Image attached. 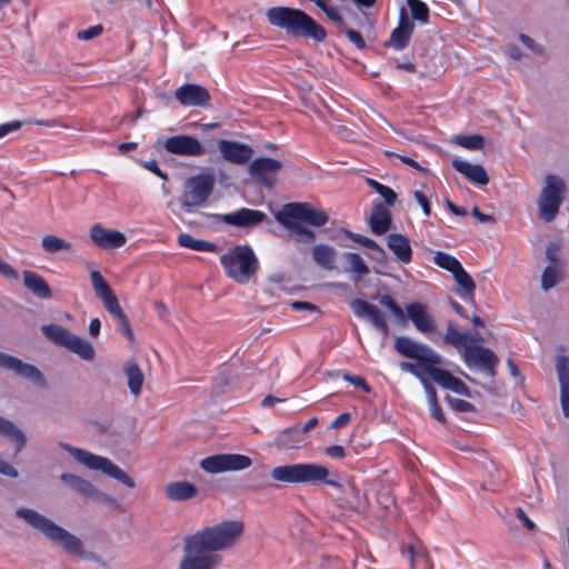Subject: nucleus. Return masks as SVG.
Listing matches in <instances>:
<instances>
[{
	"label": "nucleus",
	"mask_w": 569,
	"mask_h": 569,
	"mask_svg": "<svg viewBox=\"0 0 569 569\" xmlns=\"http://www.w3.org/2000/svg\"><path fill=\"white\" fill-rule=\"evenodd\" d=\"M455 170L467 178L471 183L477 186H486L489 177L486 169L478 163H471L460 158H455L451 162Z\"/></svg>",
	"instance_id": "27"
},
{
	"label": "nucleus",
	"mask_w": 569,
	"mask_h": 569,
	"mask_svg": "<svg viewBox=\"0 0 569 569\" xmlns=\"http://www.w3.org/2000/svg\"><path fill=\"white\" fill-rule=\"evenodd\" d=\"M407 552L409 555V561L412 569H415L419 563L423 565L425 569H432L430 558L420 542L410 543L407 547Z\"/></svg>",
	"instance_id": "40"
},
{
	"label": "nucleus",
	"mask_w": 569,
	"mask_h": 569,
	"mask_svg": "<svg viewBox=\"0 0 569 569\" xmlns=\"http://www.w3.org/2000/svg\"><path fill=\"white\" fill-rule=\"evenodd\" d=\"M312 258L321 268L332 270L335 269L337 251L329 244H317L312 248Z\"/></svg>",
	"instance_id": "36"
},
{
	"label": "nucleus",
	"mask_w": 569,
	"mask_h": 569,
	"mask_svg": "<svg viewBox=\"0 0 569 569\" xmlns=\"http://www.w3.org/2000/svg\"><path fill=\"white\" fill-rule=\"evenodd\" d=\"M453 142L469 150H479L483 147V138L480 134L456 136Z\"/></svg>",
	"instance_id": "48"
},
{
	"label": "nucleus",
	"mask_w": 569,
	"mask_h": 569,
	"mask_svg": "<svg viewBox=\"0 0 569 569\" xmlns=\"http://www.w3.org/2000/svg\"><path fill=\"white\" fill-rule=\"evenodd\" d=\"M561 249V244L559 242H550L546 249V257L549 261V266H556L558 268H562V261L559 256V251Z\"/></svg>",
	"instance_id": "51"
},
{
	"label": "nucleus",
	"mask_w": 569,
	"mask_h": 569,
	"mask_svg": "<svg viewBox=\"0 0 569 569\" xmlns=\"http://www.w3.org/2000/svg\"><path fill=\"white\" fill-rule=\"evenodd\" d=\"M23 283L34 296L41 299L51 297V290L43 277L33 271L23 272Z\"/></svg>",
	"instance_id": "33"
},
{
	"label": "nucleus",
	"mask_w": 569,
	"mask_h": 569,
	"mask_svg": "<svg viewBox=\"0 0 569 569\" xmlns=\"http://www.w3.org/2000/svg\"><path fill=\"white\" fill-rule=\"evenodd\" d=\"M58 446L69 452L77 462L90 470L101 471L104 475L117 479L129 488H134L136 483L120 467L110 459L89 452L88 450L73 447L66 442H59Z\"/></svg>",
	"instance_id": "7"
},
{
	"label": "nucleus",
	"mask_w": 569,
	"mask_h": 569,
	"mask_svg": "<svg viewBox=\"0 0 569 569\" xmlns=\"http://www.w3.org/2000/svg\"><path fill=\"white\" fill-rule=\"evenodd\" d=\"M60 480L79 495L90 498L94 501H113L111 497L107 496L104 492L97 489L90 481L74 473L63 472L60 475Z\"/></svg>",
	"instance_id": "19"
},
{
	"label": "nucleus",
	"mask_w": 569,
	"mask_h": 569,
	"mask_svg": "<svg viewBox=\"0 0 569 569\" xmlns=\"http://www.w3.org/2000/svg\"><path fill=\"white\" fill-rule=\"evenodd\" d=\"M387 246L400 263L408 264L412 260V249L408 237L401 233H391L387 238Z\"/></svg>",
	"instance_id": "29"
},
{
	"label": "nucleus",
	"mask_w": 569,
	"mask_h": 569,
	"mask_svg": "<svg viewBox=\"0 0 569 569\" xmlns=\"http://www.w3.org/2000/svg\"><path fill=\"white\" fill-rule=\"evenodd\" d=\"M90 280L96 296L102 301L108 312L114 319H122L124 312L119 305L118 298L102 274L99 271L93 270L90 272Z\"/></svg>",
	"instance_id": "16"
},
{
	"label": "nucleus",
	"mask_w": 569,
	"mask_h": 569,
	"mask_svg": "<svg viewBox=\"0 0 569 569\" xmlns=\"http://www.w3.org/2000/svg\"><path fill=\"white\" fill-rule=\"evenodd\" d=\"M567 187L562 178L547 174L545 186L538 199L539 216L545 222H551L557 217L566 198Z\"/></svg>",
	"instance_id": "8"
},
{
	"label": "nucleus",
	"mask_w": 569,
	"mask_h": 569,
	"mask_svg": "<svg viewBox=\"0 0 569 569\" xmlns=\"http://www.w3.org/2000/svg\"><path fill=\"white\" fill-rule=\"evenodd\" d=\"M302 441L300 429L291 427L278 433L274 445L280 450H290L300 448Z\"/></svg>",
	"instance_id": "34"
},
{
	"label": "nucleus",
	"mask_w": 569,
	"mask_h": 569,
	"mask_svg": "<svg viewBox=\"0 0 569 569\" xmlns=\"http://www.w3.org/2000/svg\"><path fill=\"white\" fill-rule=\"evenodd\" d=\"M328 457L332 459H343L346 457V450L342 446L333 445L325 449Z\"/></svg>",
	"instance_id": "60"
},
{
	"label": "nucleus",
	"mask_w": 569,
	"mask_h": 569,
	"mask_svg": "<svg viewBox=\"0 0 569 569\" xmlns=\"http://www.w3.org/2000/svg\"><path fill=\"white\" fill-rule=\"evenodd\" d=\"M556 372L560 386L561 409L565 417H569V358L567 356H557Z\"/></svg>",
	"instance_id": "26"
},
{
	"label": "nucleus",
	"mask_w": 569,
	"mask_h": 569,
	"mask_svg": "<svg viewBox=\"0 0 569 569\" xmlns=\"http://www.w3.org/2000/svg\"><path fill=\"white\" fill-rule=\"evenodd\" d=\"M274 219L289 231L293 240L310 243L315 241L316 233L302 222L320 228L329 221V214L308 202H289L276 212Z\"/></svg>",
	"instance_id": "1"
},
{
	"label": "nucleus",
	"mask_w": 569,
	"mask_h": 569,
	"mask_svg": "<svg viewBox=\"0 0 569 569\" xmlns=\"http://www.w3.org/2000/svg\"><path fill=\"white\" fill-rule=\"evenodd\" d=\"M351 309L356 317L370 321L376 329L383 335H388L389 326L387 319L377 306L363 299H355L351 302Z\"/></svg>",
	"instance_id": "21"
},
{
	"label": "nucleus",
	"mask_w": 569,
	"mask_h": 569,
	"mask_svg": "<svg viewBox=\"0 0 569 569\" xmlns=\"http://www.w3.org/2000/svg\"><path fill=\"white\" fill-rule=\"evenodd\" d=\"M42 248L49 253H57L59 251H71L73 246L71 242L59 238L54 234H47L41 240Z\"/></svg>",
	"instance_id": "43"
},
{
	"label": "nucleus",
	"mask_w": 569,
	"mask_h": 569,
	"mask_svg": "<svg viewBox=\"0 0 569 569\" xmlns=\"http://www.w3.org/2000/svg\"><path fill=\"white\" fill-rule=\"evenodd\" d=\"M413 197L417 200V202L420 204L423 214L426 217H429L431 214V208L428 197L419 190L413 191Z\"/></svg>",
	"instance_id": "55"
},
{
	"label": "nucleus",
	"mask_w": 569,
	"mask_h": 569,
	"mask_svg": "<svg viewBox=\"0 0 569 569\" xmlns=\"http://www.w3.org/2000/svg\"><path fill=\"white\" fill-rule=\"evenodd\" d=\"M218 149L227 161L236 164L248 162L253 154V149L250 146L229 140H220Z\"/></svg>",
	"instance_id": "25"
},
{
	"label": "nucleus",
	"mask_w": 569,
	"mask_h": 569,
	"mask_svg": "<svg viewBox=\"0 0 569 569\" xmlns=\"http://www.w3.org/2000/svg\"><path fill=\"white\" fill-rule=\"evenodd\" d=\"M0 473L4 475L7 477H10V478H17L19 475L14 467H12L9 462L2 460L1 458H0Z\"/></svg>",
	"instance_id": "64"
},
{
	"label": "nucleus",
	"mask_w": 569,
	"mask_h": 569,
	"mask_svg": "<svg viewBox=\"0 0 569 569\" xmlns=\"http://www.w3.org/2000/svg\"><path fill=\"white\" fill-rule=\"evenodd\" d=\"M462 358L469 368L481 370L488 376L495 375V368L499 361L493 351L477 345H467Z\"/></svg>",
	"instance_id": "14"
},
{
	"label": "nucleus",
	"mask_w": 569,
	"mask_h": 569,
	"mask_svg": "<svg viewBox=\"0 0 569 569\" xmlns=\"http://www.w3.org/2000/svg\"><path fill=\"white\" fill-rule=\"evenodd\" d=\"M377 192L390 206L393 204L396 199H397L396 192L391 188H389L388 186L382 184L381 187L377 188Z\"/></svg>",
	"instance_id": "59"
},
{
	"label": "nucleus",
	"mask_w": 569,
	"mask_h": 569,
	"mask_svg": "<svg viewBox=\"0 0 569 569\" xmlns=\"http://www.w3.org/2000/svg\"><path fill=\"white\" fill-rule=\"evenodd\" d=\"M227 277L246 284L257 273L259 260L253 249L247 244L236 246L220 257Z\"/></svg>",
	"instance_id": "5"
},
{
	"label": "nucleus",
	"mask_w": 569,
	"mask_h": 569,
	"mask_svg": "<svg viewBox=\"0 0 569 569\" xmlns=\"http://www.w3.org/2000/svg\"><path fill=\"white\" fill-rule=\"evenodd\" d=\"M42 332L49 340L64 347L83 360L90 361L94 358V348L88 340L73 335L60 325L51 323L43 326Z\"/></svg>",
	"instance_id": "9"
},
{
	"label": "nucleus",
	"mask_w": 569,
	"mask_h": 569,
	"mask_svg": "<svg viewBox=\"0 0 569 569\" xmlns=\"http://www.w3.org/2000/svg\"><path fill=\"white\" fill-rule=\"evenodd\" d=\"M369 222L371 231L377 236H381L389 230L391 217L389 211L382 204H379L375 208Z\"/></svg>",
	"instance_id": "37"
},
{
	"label": "nucleus",
	"mask_w": 569,
	"mask_h": 569,
	"mask_svg": "<svg viewBox=\"0 0 569 569\" xmlns=\"http://www.w3.org/2000/svg\"><path fill=\"white\" fill-rule=\"evenodd\" d=\"M327 467L318 463H293L276 467L271 470V478L288 483H326L340 488L341 485L331 479Z\"/></svg>",
	"instance_id": "4"
},
{
	"label": "nucleus",
	"mask_w": 569,
	"mask_h": 569,
	"mask_svg": "<svg viewBox=\"0 0 569 569\" xmlns=\"http://www.w3.org/2000/svg\"><path fill=\"white\" fill-rule=\"evenodd\" d=\"M281 169L282 162L269 157L256 158L248 167L249 174L252 179L267 188L274 186L278 172Z\"/></svg>",
	"instance_id": "15"
},
{
	"label": "nucleus",
	"mask_w": 569,
	"mask_h": 569,
	"mask_svg": "<svg viewBox=\"0 0 569 569\" xmlns=\"http://www.w3.org/2000/svg\"><path fill=\"white\" fill-rule=\"evenodd\" d=\"M178 243L180 247L200 252H214L217 250V246L214 243L206 240L194 239L189 233H181L178 237Z\"/></svg>",
	"instance_id": "39"
},
{
	"label": "nucleus",
	"mask_w": 569,
	"mask_h": 569,
	"mask_svg": "<svg viewBox=\"0 0 569 569\" xmlns=\"http://www.w3.org/2000/svg\"><path fill=\"white\" fill-rule=\"evenodd\" d=\"M174 98L183 107H209L210 106V93L209 91L199 84L184 83L177 88L174 91Z\"/></svg>",
	"instance_id": "18"
},
{
	"label": "nucleus",
	"mask_w": 569,
	"mask_h": 569,
	"mask_svg": "<svg viewBox=\"0 0 569 569\" xmlns=\"http://www.w3.org/2000/svg\"><path fill=\"white\" fill-rule=\"evenodd\" d=\"M325 14L328 17L329 20L336 22L340 29L345 28V20L337 7L329 6L328 9L325 11Z\"/></svg>",
	"instance_id": "58"
},
{
	"label": "nucleus",
	"mask_w": 569,
	"mask_h": 569,
	"mask_svg": "<svg viewBox=\"0 0 569 569\" xmlns=\"http://www.w3.org/2000/svg\"><path fill=\"white\" fill-rule=\"evenodd\" d=\"M342 378H343V380L350 382L351 385H353L356 387H360L366 392L370 391L369 385L360 376H352V375H349V373H342Z\"/></svg>",
	"instance_id": "56"
},
{
	"label": "nucleus",
	"mask_w": 569,
	"mask_h": 569,
	"mask_svg": "<svg viewBox=\"0 0 569 569\" xmlns=\"http://www.w3.org/2000/svg\"><path fill=\"white\" fill-rule=\"evenodd\" d=\"M341 30H343L349 41L352 42L356 46V48L360 50L366 48V42L358 31L348 28L347 26H345V28H342Z\"/></svg>",
	"instance_id": "53"
},
{
	"label": "nucleus",
	"mask_w": 569,
	"mask_h": 569,
	"mask_svg": "<svg viewBox=\"0 0 569 569\" xmlns=\"http://www.w3.org/2000/svg\"><path fill=\"white\" fill-rule=\"evenodd\" d=\"M219 562L217 553L207 551L190 536L184 539L179 569H214Z\"/></svg>",
	"instance_id": "11"
},
{
	"label": "nucleus",
	"mask_w": 569,
	"mask_h": 569,
	"mask_svg": "<svg viewBox=\"0 0 569 569\" xmlns=\"http://www.w3.org/2000/svg\"><path fill=\"white\" fill-rule=\"evenodd\" d=\"M411 16L415 20L427 23L429 20V9L427 4L420 0H407Z\"/></svg>",
	"instance_id": "47"
},
{
	"label": "nucleus",
	"mask_w": 569,
	"mask_h": 569,
	"mask_svg": "<svg viewBox=\"0 0 569 569\" xmlns=\"http://www.w3.org/2000/svg\"><path fill=\"white\" fill-rule=\"evenodd\" d=\"M561 277V268L547 266L541 274V288L545 291L552 289L560 281Z\"/></svg>",
	"instance_id": "45"
},
{
	"label": "nucleus",
	"mask_w": 569,
	"mask_h": 569,
	"mask_svg": "<svg viewBox=\"0 0 569 569\" xmlns=\"http://www.w3.org/2000/svg\"><path fill=\"white\" fill-rule=\"evenodd\" d=\"M432 261L435 264L451 272L452 274L462 267L457 258L443 251H437Z\"/></svg>",
	"instance_id": "44"
},
{
	"label": "nucleus",
	"mask_w": 569,
	"mask_h": 569,
	"mask_svg": "<svg viewBox=\"0 0 569 569\" xmlns=\"http://www.w3.org/2000/svg\"><path fill=\"white\" fill-rule=\"evenodd\" d=\"M252 465L250 457L240 453H220L201 460L200 467L209 473L240 471Z\"/></svg>",
	"instance_id": "12"
},
{
	"label": "nucleus",
	"mask_w": 569,
	"mask_h": 569,
	"mask_svg": "<svg viewBox=\"0 0 569 569\" xmlns=\"http://www.w3.org/2000/svg\"><path fill=\"white\" fill-rule=\"evenodd\" d=\"M429 378L430 377L427 376L425 379H422L420 381L422 383V386H423V389H425V392H426V396H427L428 405L429 403H433V402H438L436 389L431 385V382L429 381Z\"/></svg>",
	"instance_id": "57"
},
{
	"label": "nucleus",
	"mask_w": 569,
	"mask_h": 569,
	"mask_svg": "<svg viewBox=\"0 0 569 569\" xmlns=\"http://www.w3.org/2000/svg\"><path fill=\"white\" fill-rule=\"evenodd\" d=\"M378 301H379V303L382 307L389 309L390 312L393 315V317L399 322H405L406 321V316H405L403 310L401 309L400 306L397 305V302L392 299L391 296L382 295V296L379 297Z\"/></svg>",
	"instance_id": "49"
},
{
	"label": "nucleus",
	"mask_w": 569,
	"mask_h": 569,
	"mask_svg": "<svg viewBox=\"0 0 569 569\" xmlns=\"http://www.w3.org/2000/svg\"><path fill=\"white\" fill-rule=\"evenodd\" d=\"M164 492L169 500L183 501L193 498L197 493V488L188 481H176L168 483Z\"/></svg>",
	"instance_id": "32"
},
{
	"label": "nucleus",
	"mask_w": 569,
	"mask_h": 569,
	"mask_svg": "<svg viewBox=\"0 0 569 569\" xmlns=\"http://www.w3.org/2000/svg\"><path fill=\"white\" fill-rule=\"evenodd\" d=\"M432 380L441 388L448 389L457 395L465 397L471 396V392L465 382L446 369L436 367V369L432 370Z\"/></svg>",
	"instance_id": "28"
},
{
	"label": "nucleus",
	"mask_w": 569,
	"mask_h": 569,
	"mask_svg": "<svg viewBox=\"0 0 569 569\" xmlns=\"http://www.w3.org/2000/svg\"><path fill=\"white\" fill-rule=\"evenodd\" d=\"M437 365L431 362H420V365H416L412 362H400L399 367L402 371L409 372L417 377L419 381L425 379L427 376L432 378V370L436 369Z\"/></svg>",
	"instance_id": "42"
},
{
	"label": "nucleus",
	"mask_w": 569,
	"mask_h": 569,
	"mask_svg": "<svg viewBox=\"0 0 569 569\" xmlns=\"http://www.w3.org/2000/svg\"><path fill=\"white\" fill-rule=\"evenodd\" d=\"M144 168L148 169L149 171H151L152 173L157 174L159 178H161L162 180H168V176L166 172H163L158 162L156 160H150V161H146L143 163Z\"/></svg>",
	"instance_id": "63"
},
{
	"label": "nucleus",
	"mask_w": 569,
	"mask_h": 569,
	"mask_svg": "<svg viewBox=\"0 0 569 569\" xmlns=\"http://www.w3.org/2000/svg\"><path fill=\"white\" fill-rule=\"evenodd\" d=\"M266 16L270 24L286 30L293 37H307L318 42L323 41L327 37L325 28L299 9L272 7Z\"/></svg>",
	"instance_id": "3"
},
{
	"label": "nucleus",
	"mask_w": 569,
	"mask_h": 569,
	"mask_svg": "<svg viewBox=\"0 0 569 569\" xmlns=\"http://www.w3.org/2000/svg\"><path fill=\"white\" fill-rule=\"evenodd\" d=\"M342 232L348 238H350L353 241L360 243L361 246H363V247H366L368 249L375 250L378 253V256H379V257H377V259H380V258L385 257L383 249L376 241H373L372 239H370V238H368L366 236L359 234V233L351 232L350 230H347V229H343Z\"/></svg>",
	"instance_id": "46"
},
{
	"label": "nucleus",
	"mask_w": 569,
	"mask_h": 569,
	"mask_svg": "<svg viewBox=\"0 0 569 569\" xmlns=\"http://www.w3.org/2000/svg\"><path fill=\"white\" fill-rule=\"evenodd\" d=\"M21 126L22 123L18 120L0 124V139L13 131L19 130Z\"/></svg>",
	"instance_id": "62"
},
{
	"label": "nucleus",
	"mask_w": 569,
	"mask_h": 569,
	"mask_svg": "<svg viewBox=\"0 0 569 569\" xmlns=\"http://www.w3.org/2000/svg\"><path fill=\"white\" fill-rule=\"evenodd\" d=\"M452 277L458 284L457 293L459 297L465 300L472 299L476 291V283L463 267L455 272Z\"/></svg>",
	"instance_id": "38"
},
{
	"label": "nucleus",
	"mask_w": 569,
	"mask_h": 569,
	"mask_svg": "<svg viewBox=\"0 0 569 569\" xmlns=\"http://www.w3.org/2000/svg\"><path fill=\"white\" fill-rule=\"evenodd\" d=\"M291 307L293 310H297V311H309V312H315V313L319 312V308L316 305L307 302V301H293L291 303Z\"/></svg>",
	"instance_id": "61"
},
{
	"label": "nucleus",
	"mask_w": 569,
	"mask_h": 569,
	"mask_svg": "<svg viewBox=\"0 0 569 569\" xmlns=\"http://www.w3.org/2000/svg\"><path fill=\"white\" fill-rule=\"evenodd\" d=\"M407 316L416 329L423 335H431L437 331V322L428 312L427 306L421 302H411L406 307Z\"/></svg>",
	"instance_id": "23"
},
{
	"label": "nucleus",
	"mask_w": 569,
	"mask_h": 569,
	"mask_svg": "<svg viewBox=\"0 0 569 569\" xmlns=\"http://www.w3.org/2000/svg\"><path fill=\"white\" fill-rule=\"evenodd\" d=\"M267 219L264 212L249 208H241L222 217L223 222L238 228H252Z\"/></svg>",
	"instance_id": "24"
},
{
	"label": "nucleus",
	"mask_w": 569,
	"mask_h": 569,
	"mask_svg": "<svg viewBox=\"0 0 569 569\" xmlns=\"http://www.w3.org/2000/svg\"><path fill=\"white\" fill-rule=\"evenodd\" d=\"M0 435L8 438L16 445L17 453L22 450L27 441L24 432L12 421L3 417H0Z\"/></svg>",
	"instance_id": "35"
},
{
	"label": "nucleus",
	"mask_w": 569,
	"mask_h": 569,
	"mask_svg": "<svg viewBox=\"0 0 569 569\" xmlns=\"http://www.w3.org/2000/svg\"><path fill=\"white\" fill-rule=\"evenodd\" d=\"M216 184L214 176L211 173H199L189 177L183 184L180 203L186 210L204 204L213 191Z\"/></svg>",
	"instance_id": "10"
},
{
	"label": "nucleus",
	"mask_w": 569,
	"mask_h": 569,
	"mask_svg": "<svg viewBox=\"0 0 569 569\" xmlns=\"http://www.w3.org/2000/svg\"><path fill=\"white\" fill-rule=\"evenodd\" d=\"M102 30H103V28L100 24L92 26L88 29L79 31L77 37L80 40H90V39H93V38L100 36L102 33Z\"/></svg>",
	"instance_id": "54"
},
{
	"label": "nucleus",
	"mask_w": 569,
	"mask_h": 569,
	"mask_svg": "<svg viewBox=\"0 0 569 569\" xmlns=\"http://www.w3.org/2000/svg\"><path fill=\"white\" fill-rule=\"evenodd\" d=\"M0 368L10 370L36 385L44 386L46 380L41 371L33 365L26 363L17 357L0 352Z\"/></svg>",
	"instance_id": "17"
},
{
	"label": "nucleus",
	"mask_w": 569,
	"mask_h": 569,
	"mask_svg": "<svg viewBox=\"0 0 569 569\" xmlns=\"http://www.w3.org/2000/svg\"><path fill=\"white\" fill-rule=\"evenodd\" d=\"M243 531L239 521H224L197 531L190 537L207 551L217 553L236 545Z\"/></svg>",
	"instance_id": "6"
},
{
	"label": "nucleus",
	"mask_w": 569,
	"mask_h": 569,
	"mask_svg": "<svg viewBox=\"0 0 569 569\" xmlns=\"http://www.w3.org/2000/svg\"><path fill=\"white\" fill-rule=\"evenodd\" d=\"M124 373L128 379V387L130 392L133 396L140 395L144 381L140 368L136 363H127L124 367Z\"/></svg>",
	"instance_id": "41"
},
{
	"label": "nucleus",
	"mask_w": 569,
	"mask_h": 569,
	"mask_svg": "<svg viewBox=\"0 0 569 569\" xmlns=\"http://www.w3.org/2000/svg\"><path fill=\"white\" fill-rule=\"evenodd\" d=\"M345 261V272L349 273L353 281H360L370 273V269L359 253L345 252L342 254Z\"/></svg>",
	"instance_id": "31"
},
{
	"label": "nucleus",
	"mask_w": 569,
	"mask_h": 569,
	"mask_svg": "<svg viewBox=\"0 0 569 569\" xmlns=\"http://www.w3.org/2000/svg\"><path fill=\"white\" fill-rule=\"evenodd\" d=\"M448 405L458 412H473L475 406L466 400L453 398V397H447L446 398Z\"/></svg>",
	"instance_id": "52"
},
{
	"label": "nucleus",
	"mask_w": 569,
	"mask_h": 569,
	"mask_svg": "<svg viewBox=\"0 0 569 569\" xmlns=\"http://www.w3.org/2000/svg\"><path fill=\"white\" fill-rule=\"evenodd\" d=\"M395 349L402 357L415 359L419 362L442 365V357L428 345L418 342L410 337L401 336L395 340Z\"/></svg>",
	"instance_id": "13"
},
{
	"label": "nucleus",
	"mask_w": 569,
	"mask_h": 569,
	"mask_svg": "<svg viewBox=\"0 0 569 569\" xmlns=\"http://www.w3.org/2000/svg\"><path fill=\"white\" fill-rule=\"evenodd\" d=\"M466 337L462 336V332H460L452 323H449L446 330L445 335V341L456 348L463 347V339Z\"/></svg>",
	"instance_id": "50"
},
{
	"label": "nucleus",
	"mask_w": 569,
	"mask_h": 569,
	"mask_svg": "<svg viewBox=\"0 0 569 569\" xmlns=\"http://www.w3.org/2000/svg\"><path fill=\"white\" fill-rule=\"evenodd\" d=\"M413 31V23L408 19L405 9L402 8L400 11V20L399 24L396 29L392 30L390 36V43L397 50H402Z\"/></svg>",
	"instance_id": "30"
},
{
	"label": "nucleus",
	"mask_w": 569,
	"mask_h": 569,
	"mask_svg": "<svg viewBox=\"0 0 569 569\" xmlns=\"http://www.w3.org/2000/svg\"><path fill=\"white\" fill-rule=\"evenodd\" d=\"M89 236L96 246L106 250L120 248L127 241L122 232L107 229L100 223H96L90 228Z\"/></svg>",
	"instance_id": "22"
},
{
	"label": "nucleus",
	"mask_w": 569,
	"mask_h": 569,
	"mask_svg": "<svg viewBox=\"0 0 569 569\" xmlns=\"http://www.w3.org/2000/svg\"><path fill=\"white\" fill-rule=\"evenodd\" d=\"M14 513L18 519L42 535L48 541L59 547L62 551L79 558L87 556L82 540L47 516L27 507L17 508Z\"/></svg>",
	"instance_id": "2"
},
{
	"label": "nucleus",
	"mask_w": 569,
	"mask_h": 569,
	"mask_svg": "<svg viewBox=\"0 0 569 569\" xmlns=\"http://www.w3.org/2000/svg\"><path fill=\"white\" fill-rule=\"evenodd\" d=\"M163 148L172 154L184 157H198L204 153V149L196 137L179 134L168 138Z\"/></svg>",
	"instance_id": "20"
}]
</instances>
